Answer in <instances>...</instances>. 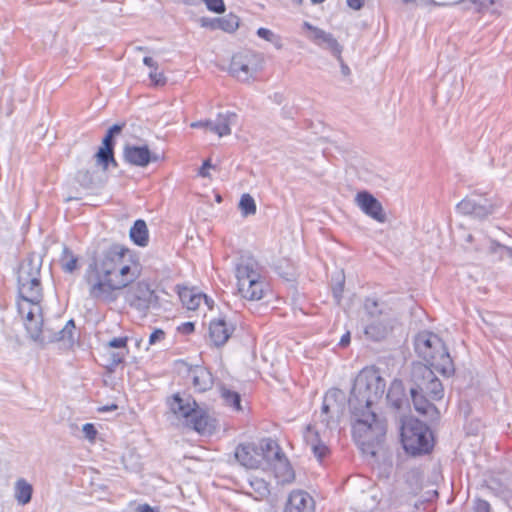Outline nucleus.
<instances>
[{
  "label": "nucleus",
  "mask_w": 512,
  "mask_h": 512,
  "mask_svg": "<svg viewBox=\"0 0 512 512\" xmlns=\"http://www.w3.org/2000/svg\"><path fill=\"white\" fill-rule=\"evenodd\" d=\"M352 426L353 438L363 454L376 456L384 442L386 423L371 410L361 409Z\"/></svg>",
  "instance_id": "nucleus-2"
},
{
  "label": "nucleus",
  "mask_w": 512,
  "mask_h": 512,
  "mask_svg": "<svg viewBox=\"0 0 512 512\" xmlns=\"http://www.w3.org/2000/svg\"><path fill=\"white\" fill-rule=\"evenodd\" d=\"M102 144H103V146L101 148L110 149V150L114 151L115 140H114V137L112 135H110L108 132L106 133L105 137L103 138Z\"/></svg>",
  "instance_id": "nucleus-50"
},
{
  "label": "nucleus",
  "mask_w": 512,
  "mask_h": 512,
  "mask_svg": "<svg viewBox=\"0 0 512 512\" xmlns=\"http://www.w3.org/2000/svg\"><path fill=\"white\" fill-rule=\"evenodd\" d=\"M235 458L248 469H256L261 465L260 452L254 444H239L235 449Z\"/></svg>",
  "instance_id": "nucleus-22"
},
{
  "label": "nucleus",
  "mask_w": 512,
  "mask_h": 512,
  "mask_svg": "<svg viewBox=\"0 0 512 512\" xmlns=\"http://www.w3.org/2000/svg\"><path fill=\"white\" fill-rule=\"evenodd\" d=\"M237 118L236 113L227 112L225 114H219L216 121H212L209 124V130L216 133L217 135L225 136L231 134L230 124Z\"/></svg>",
  "instance_id": "nucleus-27"
},
{
  "label": "nucleus",
  "mask_w": 512,
  "mask_h": 512,
  "mask_svg": "<svg viewBox=\"0 0 512 512\" xmlns=\"http://www.w3.org/2000/svg\"><path fill=\"white\" fill-rule=\"evenodd\" d=\"M166 333L162 329H155L149 336V344L154 345L165 339Z\"/></svg>",
  "instance_id": "nucleus-46"
},
{
  "label": "nucleus",
  "mask_w": 512,
  "mask_h": 512,
  "mask_svg": "<svg viewBox=\"0 0 512 512\" xmlns=\"http://www.w3.org/2000/svg\"><path fill=\"white\" fill-rule=\"evenodd\" d=\"M456 209L461 214L484 219L494 212L495 206L488 199H477L472 195L460 201L457 204Z\"/></svg>",
  "instance_id": "nucleus-14"
},
{
  "label": "nucleus",
  "mask_w": 512,
  "mask_h": 512,
  "mask_svg": "<svg viewBox=\"0 0 512 512\" xmlns=\"http://www.w3.org/2000/svg\"><path fill=\"white\" fill-rule=\"evenodd\" d=\"M125 126L126 123L114 124L107 132L114 137L115 135L120 134Z\"/></svg>",
  "instance_id": "nucleus-53"
},
{
  "label": "nucleus",
  "mask_w": 512,
  "mask_h": 512,
  "mask_svg": "<svg viewBox=\"0 0 512 512\" xmlns=\"http://www.w3.org/2000/svg\"><path fill=\"white\" fill-rule=\"evenodd\" d=\"M284 512H315V501L306 491H292L285 503Z\"/></svg>",
  "instance_id": "nucleus-18"
},
{
  "label": "nucleus",
  "mask_w": 512,
  "mask_h": 512,
  "mask_svg": "<svg viewBox=\"0 0 512 512\" xmlns=\"http://www.w3.org/2000/svg\"><path fill=\"white\" fill-rule=\"evenodd\" d=\"M235 323L226 315L213 318L209 323V340L215 347L224 346L235 332Z\"/></svg>",
  "instance_id": "nucleus-12"
},
{
  "label": "nucleus",
  "mask_w": 512,
  "mask_h": 512,
  "mask_svg": "<svg viewBox=\"0 0 512 512\" xmlns=\"http://www.w3.org/2000/svg\"><path fill=\"white\" fill-rule=\"evenodd\" d=\"M258 450L260 452V460L264 459L270 463L280 462L285 466L284 476L289 477L292 475V467L276 441L270 438L263 439Z\"/></svg>",
  "instance_id": "nucleus-16"
},
{
  "label": "nucleus",
  "mask_w": 512,
  "mask_h": 512,
  "mask_svg": "<svg viewBox=\"0 0 512 512\" xmlns=\"http://www.w3.org/2000/svg\"><path fill=\"white\" fill-rule=\"evenodd\" d=\"M401 441L404 449L412 455L427 454L434 446L430 428L416 418H408L402 421Z\"/></svg>",
  "instance_id": "nucleus-6"
},
{
  "label": "nucleus",
  "mask_w": 512,
  "mask_h": 512,
  "mask_svg": "<svg viewBox=\"0 0 512 512\" xmlns=\"http://www.w3.org/2000/svg\"><path fill=\"white\" fill-rule=\"evenodd\" d=\"M208 123H212V121L206 120V121L193 122L191 124V127L192 128H207V129H209V124Z\"/></svg>",
  "instance_id": "nucleus-59"
},
{
  "label": "nucleus",
  "mask_w": 512,
  "mask_h": 512,
  "mask_svg": "<svg viewBox=\"0 0 512 512\" xmlns=\"http://www.w3.org/2000/svg\"><path fill=\"white\" fill-rule=\"evenodd\" d=\"M473 512H491V506L488 501L477 499L474 503Z\"/></svg>",
  "instance_id": "nucleus-44"
},
{
  "label": "nucleus",
  "mask_w": 512,
  "mask_h": 512,
  "mask_svg": "<svg viewBox=\"0 0 512 512\" xmlns=\"http://www.w3.org/2000/svg\"><path fill=\"white\" fill-rule=\"evenodd\" d=\"M78 260L79 258L73 253V251L65 245L59 260L63 271L66 273H73L78 269Z\"/></svg>",
  "instance_id": "nucleus-34"
},
{
  "label": "nucleus",
  "mask_w": 512,
  "mask_h": 512,
  "mask_svg": "<svg viewBox=\"0 0 512 512\" xmlns=\"http://www.w3.org/2000/svg\"><path fill=\"white\" fill-rule=\"evenodd\" d=\"M273 465H274V469H275V472H276V476L278 478H281L283 481H288L290 479H292L294 477V472L292 471V475L291 476H287L285 477L284 476V473H285V466L284 464H281L280 462H273Z\"/></svg>",
  "instance_id": "nucleus-45"
},
{
  "label": "nucleus",
  "mask_w": 512,
  "mask_h": 512,
  "mask_svg": "<svg viewBox=\"0 0 512 512\" xmlns=\"http://www.w3.org/2000/svg\"><path fill=\"white\" fill-rule=\"evenodd\" d=\"M363 308L366 321L391 316L388 306L374 297H366L363 302Z\"/></svg>",
  "instance_id": "nucleus-25"
},
{
  "label": "nucleus",
  "mask_w": 512,
  "mask_h": 512,
  "mask_svg": "<svg viewBox=\"0 0 512 512\" xmlns=\"http://www.w3.org/2000/svg\"><path fill=\"white\" fill-rule=\"evenodd\" d=\"M28 305V310L26 312V322H34L35 319V312L34 308H37V310H40V305H32L29 303H26Z\"/></svg>",
  "instance_id": "nucleus-51"
},
{
  "label": "nucleus",
  "mask_w": 512,
  "mask_h": 512,
  "mask_svg": "<svg viewBox=\"0 0 512 512\" xmlns=\"http://www.w3.org/2000/svg\"><path fill=\"white\" fill-rule=\"evenodd\" d=\"M393 329V319L391 316H384L379 319L367 320L364 328L366 338L379 342L384 340Z\"/></svg>",
  "instance_id": "nucleus-19"
},
{
  "label": "nucleus",
  "mask_w": 512,
  "mask_h": 512,
  "mask_svg": "<svg viewBox=\"0 0 512 512\" xmlns=\"http://www.w3.org/2000/svg\"><path fill=\"white\" fill-rule=\"evenodd\" d=\"M33 487L24 478H20L15 483V499L21 505H26L31 501Z\"/></svg>",
  "instance_id": "nucleus-33"
},
{
  "label": "nucleus",
  "mask_w": 512,
  "mask_h": 512,
  "mask_svg": "<svg viewBox=\"0 0 512 512\" xmlns=\"http://www.w3.org/2000/svg\"><path fill=\"white\" fill-rule=\"evenodd\" d=\"M137 512H159L151 507L149 504H141L137 507Z\"/></svg>",
  "instance_id": "nucleus-58"
},
{
  "label": "nucleus",
  "mask_w": 512,
  "mask_h": 512,
  "mask_svg": "<svg viewBox=\"0 0 512 512\" xmlns=\"http://www.w3.org/2000/svg\"><path fill=\"white\" fill-rule=\"evenodd\" d=\"M239 208L244 217L254 215L256 213V203L253 197L248 193L243 194L240 198Z\"/></svg>",
  "instance_id": "nucleus-37"
},
{
  "label": "nucleus",
  "mask_w": 512,
  "mask_h": 512,
  "mask_svg": "<svg viewBox=\"0 0 512 512\" xmlns=\"http://www.w3.org/2000/svg\"><path fill=\"white\" fill-rule=\"evenodd\" d=\"M188 377L192 386L197 392H206L210 390L214 383L212 373L204 366L196 365L188 371Z\"/></svg>",
  "instance_id": "nucleus-21"
},
{
  "label": "nucleus",
  "mask_w": 512,
  "mask_h": 512,
  "mask_svg": "<svg viewBox=\"0 0 512 512\" xmlns=\"http://www.w3.org/2000/svg\"><path fill=\"white\" fill-rule=\"evenodd\" d=\"M341 66V72L343 75L348 76L350 74V68L344 63L343 58L341 57V60H338Z\"/></svg>",
  "instance_id": "nucleus-61"
},
{
  "label": "nucleus",
  "mask_w": 512,
  "mask_h": 512,
  "mask_svg": "<svg viewBox=\"0 0 512 512\" xmlns=\"http://www.w3.org/2000/svg\"><path fill=\"white\" fill-rule=\"evenodd\" d=\"M268 282L266 280L265 275L261 277V279L257 280L252 286H250V289L247 292H239L241 296L247 300L250 301H258L262 299L265 295V293L268 290Z\"/></svg>",
  "instance_id": "nucleus-31"
},
{
  "label": "nucleus",
  "mask_w": 512,
  "mask_h": 512,
  "mask_svg": "<svg viewBox=\"0 0 512 512\" xmlns=\"http://www.w3.org/2000/svg\"><path fill=\"white\" fill-rule=\"evenodd\" d=\"M257 35L260 37V38H263L267 41H271L272 37H273V32L267 28H259L257 30Z\"/></svg>",
  "instance_id": "nucleus-52"
},
{
  "label": "nucleus",
  "mask_w": 512,
  "mask_h": 512,
  "mask_svg": "<svg viewBox=\"0 0 512 512\" xmlns=\"http://www.w3.org/2000/svg\"><path fill=\"white\" fill-rule=\"evenodd\" d=\"M95 158L97 165L101 166L103 170H107L110 164L114 167L118 166L113 150L99 148Z\"/></svg>",
  "instance_id": "nucleus-35"
},
{
  "label": "nucleus",
  "mask_w": 512,
  "mask_h": 512,
  "mask_svg": "<svg viewBox=\"0 0 512 512\" xmlns=\"http://www.w3.org/2000/svg\"><path fill=\"white\" fill-rule=\"evenodd\" d=\"M433 369L423 363L413 364L411 381L415 388L426 394L431 400L438 401L444 396V387Z\"/></svg>",
  "instance_id": "nucleus-9"
},
{
  "label": "nucleus",
  "mask_w": 512,
  "mask_h": 512,
  "mask_svg": "<svg viewBox=\"0 0 512 512\" xmlns=\"http://www.w3.org/2000/svg\"><path fill=\"white\" fill-rule=\"evenodd\" d=\"M167 404L175 415L188 419L195 431L205 433L208 430L209 417L205 412L198 410V404L191 396L183 398L176 393L168 398Z\"/></svg>",
  "instance_id": "nucleus-7"
},
{
  "label": "nucleus",
  "mask_w": 512,
  "mask_h": 512,
  "mask_svg": "<svg viewBox=\"0 0 512 512\" xmlns=\"http://www.w3.org/2000/svg\"><path fill=\"white\" fill-rule=\"evenodd\" d=\"M386 397L388 403L396 410H400L407 403L405 388L401 380L395 379L391 383Z\"/></svg>",
  "instance_id": "nucleus-26"
},
{
  "label": "nucleus",
  "mask_w": 512,
  "mask_h": 512,
  "mask_svg": "<svg viewBox=\"0 0 512 512\" xmlns=\"http://www.w3.org/2000/svg\"><path fill=\"white\" fill-rule=\"evenodd\" d=\"M127 341V337L113 338L112 340L109 341L108 346L111 348H126Z\"/></svg>",
  "instance_id": "nucleus-48"
},
{
  "label": "nucleus",
  "mask_w": 512,
  "mask_h": 512,
  "mask_svg": "<svg viewBox=\"0 0 512 512\" xmlns=\"http://www.w3.org/2000/svg\"><path fill=\"white\" fill-rule=\"evenodd\" d=\"M415 351L429 367L444 376L454 374L455 368L444 342L436 334L420 332L415 337Z\"/></svg>",
  "instance_id": "nucleus-3"
},
{
  "label": "nucleus",
  "mask_w": 512,
  "mask_h": 512,
  "mask_svg": "<svg viewBox=\"0 0 512 512\" xmlns=\"http://www.w3.org/2000/svg\"><path fill=\"white\" fill-rule=\"evenodd\" d=\"M178 295L181 303L188 310H196L200 306L202 301H205V303L209 305V298L205 294L197 292L193 288H179Z\"/></svg>",
  "instance_id": "nucleus-24"
},
{
  "label": "nucleus",
  "mask_w": 512,
  "mask_h": 512,
  "mask_svg": "<svg viewBox=\"0 0 512 512\" xmlns=\"http://www.w3.org/2000/svg\"><path fill=\"white\" fill-rule=\"evenodd\" d=\"M221 396L228 406L234 408L237 411L242 409L241 396L238 392L223 387L221 389Z\"/></svg>",
  "instance_id": "nucleus-36"
},
{
  "label": "nucleus",
  "mask_w": 512,
  "mask_h": 512,
  "mask_svg": "<svg viewBox=\"0 0 512 512\" xmlns=\"http://www.w3.org/2000/svg\"><path fill=\"white\" fill-rule=\"evenodd\" d=\"M195 330V324L193 322H185V323H182L179 327H178V331L182 334H191L193 333Z\"/></svg>",
  "instance_id": "nucleus-49"
},
{
  "label": "nucleus",
  "mask_w": 512,
  "mask_h": 512,
  "mask_svg": "<svg viewBox=\"0 0 512 512\" xmlns=\"http://www.w3.org/2000/svg\"><path fill=\"white\" fill-rule=\"evenodd\" d=\"M124 160L137 167H146L151 162L158 161L159 157L153 154L147 145L136 146L127 144L123 149Z\"/></svg>",
  "instance_id": "nucleus-17"
},
{
  "label": "nucleus",
  "mask_w": 512,
  "mask_h": 512,
  "mask_svg": "<svg viewBox=\"0 0 512 512\" xmlns=\"http://www.w3.org/2000/svg\"><path fill=\"white\" fill-rule=\"evenodd\" d=\"M125 353L123 352H113L110 355V363H109V370L114 371L115 368L121 364L124 361Z\"/></svg>",
  "instance_id": "nucleus-42"
},
{
  "label": "nucleus",
  "mask_w": 512,
  "mask_h": 512,
  "mask_svg": "<svg viewBox=\"0 0 512 512\" xmlns=\"http://www.w3.org/2000/svg\"><path fill=\"white\" fill-rule=\"evenodd\" d=\"M149 77L154 85H165L166 78L162 72H159L158 70L152 69L149 73Z\"/></svg>",
  "instance_id": "nucleus-43"
},
{
  "label": "nucleus",
  "mask_w": 512,
  "mask_h": 512,
  "mask_svg": "<svg viewBox=\"0 0 512 512\" xmlns=\"http://www.w3.org/2000/svg\"><path fill=\"white\" fill-rule=\"evenodd\" d=\"M412 402L417 412L422 415L428 416L431 420H437L440 417V412L437 407L427 399V395L412 386L410 388Z\"/></svg>",
  "instance_id": "nucleus-23"
},
{
  "label": "nucleus",
  "mask_w": 512,
  "mask_h": 512,
  "mask_svg": "<svg viewBox=\"0 0 512 512\" xmlns=\"http://www.w3.org/2000/svg\"><path fill=\"white\" fill-rule=\"evenodd\" d=\"M83 433L85 434V437L91 441H93L96 438L97 430L95 426L92 423H86L83 425L82 428Z\"/></svg>",
  "instance_id": "nucleus-47"
},
{
  "label": "nucleus",
  "mask_w": 512,
  "mask_h": 512,
  "mask_svg": "<svg viewBox=\"0 0 512 512\" xmlns=\"http://www.w3.org/2000/svg\"><path fill=\"white\" fill-rule=\"evenodd\" d=\"M489 250L492 254H498L500 259L505 257L512 258V248L502 245L496 241H491Z\"/></svg>",
  "instance_id": "nucleus-39"
},
{
  "label": "nucleus",
  "mask_w": 512,
  "mask_h": 512,
  "mask_svg": "<svg viewBox=\"0 0 512 512\" xmlns=\"http://www.w3.org/2000/svg\"><path fill=\"white\" fill-rule=\"evenodd\" d=\"M263 68V57L261 54L251 50H243L233 55L229 72L241 82H248L255 79Z\"/></svg>",
  "instance_id": "nucleus-8"
},
{
  "label": "nucleus",
  "mask_w": 512,
  "mask_h": 512,
  "mask_svg": "<svg viewBox=\"0 0 512 512\" xmlns=\"http://www.w3.org/2000/svg\"><path fill=\"white\" fill-rule=\"evenodd\" d=\"M211 167H212V165H211L210 160L204 161L202 166L199 169V175L202 177H208L209 176L208 169Z\"/></svg>",
  "instance_id": "nucleus-54"
},
{
  "label": "nucleus",
  "mask_w": 512,
  "mask_h": 512,
  "mask_svg": "<svg viewBox=\"0 0 512 512\" xmlns=\"http://www.w3.org/2000/svg\"><path fill=\"white\" fill-rule=\"evenodd\" d=\"M347 5L353 10H360L364 5V0H347Z\"/></svg>",
  "instance_id": "nucleus-55"
},
{
  "label": "nucleus",
  "mask_w": 512,
  "mask_h": 512,
  "mask_svg": "<svg viewBox=\"0 0 512 512\" xmlns=\"http://www.w3.org/2000/svg\"><path fill=\"white\" fill-rule=\"evenodd\" d=\"M304 27L311 31V41H313L317 46L329 50L337 60H341L343 47L331 33L313 26L309 22H304Z\"/></svg>",
  "instance_id": "nucleus-15"
},
{
  "label": "nucleus",
  "mask_w": 512,
  "mask_h": 512,
  "mask_svg": "<svg viewBox=\"0 0 512 512\" xmlns=\"http://www.w3.org/2000/svg\"><path fill=\"white\" fill-rule=\"evenodd\" d=\"M140 276L138 263L130 250L120 244L103 249L84 274L90 298L103 303H114L119 292L133 284Z\"/></svg>",
  "instance_id": "nucleus-1"
},
{
  "label": "nucleus",
  "mask_w": 512,
  "mask_h": 512,
  "mask_svg": "<svg viewBox=\"0 0 512 512\" xmlns=\"http://www.w3.org/2000/svg\"><path fill=\"white\" fill-rule=\"evenodd\" d=\"M209 11L222 14L226 10V6L223 0H203Z\"/></svg>",
  "instance_id": "nucleus-41"
},
{
  "label": "nucleus",
  "mask_w": 512,
  "mask_h": 512,
  "mask_svg": "<svg viewBox=\"0 0 512 512\" xmlns=\"http://www.w3.org/2000/svg\"><path fill=\"white\" fill-rule=\"evenodd\" d=\"M427 3L430 4V5H433V6H451V5H455L454 4V0H451V1H448V2H437L435 0H428Z\"/></svg>",
  "instance_id": "nucleus-60"
},
{
  "label": "nucleus",
  "mask_w": 512,
  "mask_h": 512,
  "mask_svg": "<svg viewBox=\"0 0 512 512\" xmlns=\"http://www.w3.org/2000/svg\"><path fill=\"white\" fill-rule=\"evenodd\" d=\"M311 451L320 462H322L330 454V448L323 441H320L313 448H311Z\"/></svg>",
  "instance_id": "nucleus-40"
},
{
  "label": "nucleus",
  "mask_w": 512,
  "mask_h": 512,
  "mask_svg": "<svg viewBox=\"0 0 512 512\" xmlns=\"http://www.w3.org/2000/svg\"><path fill=\"white\" fill-rule=\"evenodd\" d=\"M303 438L305 443L313 448L316 444H318L321 440L320 434L314 425L308 424L303 432Z\"/></svg>",
  "instance_id": "nucleus-38"
},
{
  "label": "nucleus",
  "mask_w": 512,
  "mask_h": 512,
  "mask_svg": "<svg viewBox=\"0 0 512 512\" xmlns=\"http://www.w3.org/2000/svg\"><path fill=\"white\" fill-rule=\"evenodd\" d=\"M199 23L203 28H209L211 30L219 29L226 33H234L239 28L240 19L233 13H229L223 17H201Z\"/></svg>",
  "instance_id": "nucleus-20"
},
{
  "label": "nucleus",
  "mask_w": 512,
  "mask_h": 512,
  "mask_svg": "<svg viewBox=\"0 0 512 512\" xmlns=\"http://www.w3.org/2000/svg\"><path fill=\"white\" fill-rule=\"evenodd\" d=\"M116 409H117V405L112 404L110 406H104V407L100 408L99 410L100 411H112V410H116Z\"/></svg>",
  "instance_id": "nucleus-64"
},
{
  "label": "nucleus",
  "mask_w": 512,
  "mask_h": 512,
  "mask_svg": "<svg viewBox=\"0 0 512 512\" xmlns=\"http://www.w3.org/2000/svg\"><path fill=\"white\" fill-rule=\"evenodd\" d=\"M350 340H351L350 332H346L344 335H342V337L338 343V346L341 348H345L346 346L349 345Z\"/></svg>",
  "instance_id": "nucleus-56"
},
{
  "label": "nucleus",
  "mask_w": 512,
  "mask_h": 512,
  "mask_svg": "<svg viewBox=\"0 0 512 512\" xmlns=\"http://www.w3.org/2000/svg\"><path fill=\"white\" fill-rule=\"evenodd\" d=\"M41 260L25 258L18 269V293L21 300L32 305L40 304L43 294L40 281Z\"/></svg>",
  "instance_id": "nucleus-5"
},
{
  "label": "nucleus",
  "mask_w": 512,
  "mask_h": 512,
  "mask_svg": "<svg viewBox=\"0 0 512 512\" xmlns=\"http://www.w3.org/2000/svg\"><path fill=\"white\" fill-rule=\"evenodd\" d=\"M126 301L130 307L146 313L151 307L159 305V297L146 281H138L127 287Z\"/></svg>",
  "instance_id": "nucleus-10"
},
{
  "label": "nucleus",
  "mask_w": 512,
  "mask_h": 512,
  "mask_svg": "<svg viewBox=\"0 0 512 512\" xmlns=\"http://www.w3.org/2000/svg\"><path fill=\"white\" fill-rule=\"evenodd\" d=\"M26 330L30 338L37 343L45 344L49 328H43V320H34V322H25Z\"/></svg>",
  "instance_id": "nucleus-32"
},
{
  "label": "nucleus",
  "mask_w": 512,
  "mask_h": 512,
  "mask_svg": "<svg viewBox=\"0 0 512 512\" xmlns=\"http://www.w3.org/2000/svg\"><path fill=\"white\" fill-rule=\"evenodd\" d=\"M239 292H247L264 275V269L252 256H241L235 267Z\"/></svg>",
  "instance_id": "nucleus-11"
},
{
  "label": "nucleus",
  "mask_w": 512,
  "mask_h": 512,
  "mask_svg": "<svg viewBox=\"0 0 512 512\" xmlns=\"http://www.w3.org/2000/svg\"><path fill=\"white\" fill-rule=\"evenodd\" d=\"M143 63L151 69L158 70V64L152 57L146 56L143 58Z\"/></svg>",
  "instance_id": "nucleus-57"
},
{
  "label": "nucleus",
  "mask_w": 512,
  "mask_h": 512,
  "mask_svg": "<svg viewBox=\"0 0 512 512\" xmlns=\"http://www.w3.org/2000/svg\"><path fill=\"white\" fill-rule=\"evenodd\" d=\"M28 308L25 307V305L21 302H18V311L21 315L26 314Z\"/></svg>",
  "instance_id": "nucleus-63"
},
{
  "label": "nucleus",
  "mask_w": 512,
  "mask_h": 512,
  "mask_svg": "<svg viewBox=\"0 0 512 512\" xmlns=\"http://www.w3.org/2000/svg\"><path fill=\"white\" fill-rule=\"evenodd\" d=\"M75 329V322L73 319H70L66 325L54 332L49 328V332L47 333L46 343L49 342H58V341H68L70 343L73 342V333Z\"/></svg>",
  "instance_id": "nucleus-29"
},
{
  "label": "nucleus",
  "mask_w": 512,
  "mask_h": 512,
  "mask_svg": "<svg viewBox=\"0 0 512 512\" xmlns=\"http://www.w3.org/2000/svg\"><path fill=\"white\" fill-rule=\"evenodd\" d=\"M385 387L384 379L376 373L359 375L348 400L353 414L358 415L361 409L370 410L371 405L384 394Z\"/></svg>",
  "instance_id": "nucleus-4"
},
{
  "label": "nucleus",
  "mask_w": 512,
  "mask_h": 512,
  "mask_svg": "<svg viewBox=\"0 0 512 512\" xmlns=\"http://www.w3.org/2000/svg\"><path fill=\"white\" fill-rule=\"evenodd\" d=\"M131 241L140 247H146L149 242V231L146 222L138 219L134 222L129 232Z\"/></svg>",
  "instance_id": "nucleus-28"
},
{
  "label": "nucleus",
  "mask_w": 512,
  "mask_h": 512,
  "mask_svg": "<svg viewBox=\"0 0 512 512\" xmlns=\"http://www.w3.org/2000/svg\"><path fill=\"white\" fill-rule=\"evenodd\" d=\"M464 0H454V4H459ZM478 13L490 12L493 15H500L498 8L503 7V0H469Z\"/></svg>",
  "instance_id": "nucleus-30"
},
{
  "label": "nucleus",
  "mask_w": 512,
  "mask_h": 512,
  "mask_svg": "<svg viewBox=\"0 0 512 512\" xmlns=\"http://www.w3.org/2000/svg\"><path fill=\"white\" fill-rule=\"evenodd\" d=\"M342 291H343V283H340L339 288L334 289V296H335V298H337L338 301L341 298Z\"/></svg>",
  "instance_id": "nucleus-62"
},
{
  "label": "nucleus",
  "mask_w": 512,
  "mask_h": 512,
  "mask_svg": "<svg viewBox=\"0 0 512 512\" xmlns=\"http://www.w3.org/2000/svg\"><path fill=\"white\" fill-rule=\"evenodd\" d=\"M354 202L365 215L373 220L379 223L387 221V215L381 202L370 192L366 190L359 191L355 196Z\"/></svg>",
  "instance_id": "nucleus-13"
}]
</instances>
